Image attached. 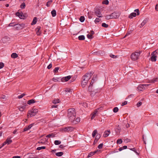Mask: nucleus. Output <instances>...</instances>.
Instances as JSON below:
<instances>
[{"label": "nucleus", "mask_w": 158, "mask_h": 158, "mask_svg": "<svg viewBox=\"0 0 158 158\" xmlns=\"http://www.w3.org/2000/svg\"><path fill=\"white\" fill-rule=\"evenodd\" d=\"M27 106L26 103H24L23 105L21 106H20V108H21V109H22L23 110H24L26 108V106Z\"/></svg>", "instance_id": "42"}, {"label": "nucleus", "mask_w": 158, "mask_h": 158, "mask_svg": "<svg viewBox=\"0 0 158 158\" xmlns=\"http://www.w3.org/2000/svg\"><path fill=\"white\" fill-rule=\"evenodd\" d=\"M127 104V101H125L124 102H123L122 104V106H123L126 105Z\"/></svg>", "instance_id": "60"}, {"label": "nucleus", "mask_w": 158, "mask_h": 158, "mask_svg": "<svg viewBox=\"0 0 158 158\" xmlns=\"http://www.w3.org/2000/svg\"><path fill=\"white\" fill-rule=\"evenodd\" d=\"M1 98L4 100H5L6 99V97L4 95H2L1 97Z\"/></svg>", "instance_id": "56"}, {"label": "nucleus", "mask_w": 158, "mask_h": 158, "mask_svg": "<svg viewBox=\"0 0 158 158\" xmlns=\"http://www.w3.org/2000/svg\"><path fill=\"white\" fill-rule=\"evenodd\" d=\"M97 130H95L93 132L92 134V136L93 137H94L95 136V135L97 134Z\"/></svg>", "instance_id": "35"}, {"label": "nucleus", "mask_w": 158, "mask_h": 158, "mask_svg": "<svg viewBox=\"0 0 158 158\" xmlns=\"http://www.w3.org/2000/svg\"><path fill=\"white\" fill-rule=\"evenodd\" d=\"M148 19L146 18L143 20L142 22L141 23L140 25L139 26L140 28L143 27L148 21Z\"/></svg>", "instance_id": "15"}, {"label": "nucleus", "mask_w": 158, "mask_h": 158, "mask_svg": "<svg viewBox=\"0 0 158 158\" xmlns=\"http://www.w3.org/2000/svg\"><path fill=\"white\" fill-rule=\"evenodd\" d=\"M102 26L103 27L107 28L108 27L109 25L105 23H102Z\"/></svg>", "instance_id": "39"}, {"label": "nucleus", "mask_w": 158, "mask_h": 158, "mask_svg": "<svg viewBox=\"0 0 158 158\" xmlns=\"http://www.w3.org/2000/svg\"><path fill=\"white\" fill-rule=\"evenodd\" d=\"M111 15L112 19H117L119 17L120 14L119 13L114 12L112 13Z\"/></svg>", "instance_id": "9"}, {"label": "nucleus", "mask_w": 158, "mask_h": 158, "mask_svg": "<svg viewBox=\"0 0 158 158\" xmlns=\"http://www.w3.org/2000/svg\"><path fill=\"white\" fill-rule=\"evenodd\" d=\"M80 20L81 22H83L85 20V18L83 16H81L80 18Z\"/></svg>", "instance_id": "43"}, {"label": "nucleus", "mask_w": 158, "mask_h": 158, "mask_svg": "<svg viewBox=\"0 0 158 158\" xmlns=\"http://www.w3.org/2000/svg\"><path fill=\"white\" fill-rule=\"evenodd\" d=\"M131 150H132L133 151H134L135 153H136L138 155V153L136 151V150L135 149V148H131L130 149Z\"/></svg>", "instance_id": "62"}, {"label": "nucleus", "mask_w": 158, "mask_h": 158, "mask_svg": "<svg viewBox=\"0 0 158 158\" xmlns=\"http://www.w3.org/2000/svg\"><path fill=\"white\" fill-rule=\"evenodd\" d=\"M157 53V50H155L152 53L151 55L156 56V54Z\"/></svg>", "instance_id": "54"}, {"label": "nucleus", "mask_w": 158, "mask_h": 158, "mask_svg": "<svg viewBox=\"0 0 158 158\" xmlns=\"http://www.w3.org/2000/svg\"><path fill=\"white\" fill-rule=\"evenodd\" d=\"M52 2V0H50L46 4V6L48 7H49L50 6V4H51Z\"/></svg>", "instance_id": "37"}, {"label": "nucleus", "mask_w": 158, "mask_h": 158, "mask_svg": "<svg viewBox=\"0 0 158 158\" xmlns=\"http://www.w3.org/2000/svg\"><path fill=\"white\" fill-rule=\"evenodd\" d=\"M15 24L16 23L14 22L11 23L9 24V26L11 27L14 26L15 27Z\"/></svg>", "instance_id": "51"}, {"label": "nucleus", "mask_w": 158, "mask_h": 158, "mask_svg": "<svg viewBox=\"0 0 158 158\" xmlns=\"http://www.w3.org/2000/svg\"><path fill=\"white\" fill-rule=\"evenodd\" d=\"M156 56L155 55H152L151 58V60L152 61H156Z\"/></svg>", "instance_id": "25"}, {"label": "nucleus", "mask_w": 158, "mask_h": 158, "mask_svg": "<svg viewBox=\"0 0 158 158\" xmlns=\"http://www.w3.org/2000/svg\"><path fill=\"white\" fill-rule=\"evenodd\" d=\"M55 134H54L53 133H52L51 134H50L46 136V137H49V138H53L55 136Z\"/></svg>", "instance_id": "29"}, {"label": "nucleus", "mask_w": 158, "mask_h": 158, "mask_svg": "<svg viewBox=\"0 0 158 158\" xmlns=\"http://www.w3.org/2000/svg\"><path fill=\"white\" fill-rule=\"evenodd\" d=\"M59 69V67H56L53 70L54 72L55 73H57L58 72V70Z\"/></svg>", "instance_id": "50"}, {"label": "nucleus", "mask_w": 158, "mask_h": 158, "mask_svg": "<svg viewBox=\"0 0 158 158\" xmlns=\"http://www.w3.org/2000/svg\"><path fill=\"white\" fill-rule=\"evenodd\" d=\"M34 125V123H32L30 125H28L27 127H25L24 129L23 130V131H28Z\"/></svg>", "instance_id": "14"}, {"label": "nucleus", "mask_w": 158, "mask_h": 158, "mask_svg": "<svg viewBox=\"0 0 158 158\" xmlns=\"http://www.w3.org/2000/svg\"><path fill=\"white\" fill-rule=\"evenodd\" d=\"M4 66V64L2 62L0 63V69L2 68Z\"/></svg>", "instance_id": "53"}, {"label": "nucleus", "mask_w": 158, "mask_h": 158, "mask_svg": "<svg viewBox=\"0 0 158 158\" xmlns=\"http://www.w3.org/2000/svg\"><path fill=\"white\" fill-rule=\"evenodd\" d=\"M142 104V102H139L137 104V105L138 107H139Z\"/></svg>", "instance_id": "63"}, {"label": "nucleus", "mask_w": 158, "mask_h": 158, "mask_svg": "<svg viewBox=\"0 0 158 158\" xmlns=\"http://www.w3.org/2000/svg\"><path fill=\"white\" fill-rule=\"evenodd\" d=\"M103 145V143H101L98 146V148L99 149H101L102 148Z\"/></svg>", "instance_id": "52"}, {"label": "nucleus", "mask_w": 158, "mask_h": 158, "mask_svg": "<svg viewBox=\"0 0 158 158\" xmlns=\"http://www.w3.org/2000/svg\"><path fill=\"white\" fill-rule=\"evenodd\" d=\"M94 31H90V34H88L87 35V37L88 39H91L93 38V35L94 34Z\"/></svg>", "instance_id": "19"}, {"label": "nucleus", "mask_w": 158, "mask_h": 158, "mask_svg": "<svg viewBox=\"0 0 158 158\" xmlns=\"http://www.w3.org/2000/svg\"><path fill=\"white\" fill-rule=\"evenodd\" d=\"M134 11L135 12H133L131 13L129 16V18L130 19H132L134 17H135L136 15V13H137V15H139V11L138 9H137L134 10Z\"/></svg>", "instance_id": "7"}, {"label": "nucleus", "mask_w": 158, "mask_h": 158, "mask_svg": "<svg viewBox=\"0 0 158 158\" xmlns=\"http://www.w3.org/2000/svg\"><path fill=\"white\" fill-rule=\"evenodd\" d=\"M36 102L34 99H31L28 101L27 102V104L29 105H31V104L35 103Z\"/></svg>", "instance_id": "22"}, {"label": "nucleus", "mask_w": 158, "mask_h": 158, "mask_svg": "<svg viewBox=\"0 0 158 158\" xmlns=\"http://www.w3.org/2000/svg\"><path fill=\"white\" fill-rule=\"evenodd\" d=\"M12 141L10 138H8L2 144V146L0 148H1L4 145H6V144H10L11 142H12Z\"/></svg>", "instance_id": "11"}, {"label": "nucleus", "mask_w": 158, "mask_h": 158, "mask_svg": "<svg viewBox=\"0 0 158 158\" xmlns=\"http://www.w3.org/2000/svg\"><path fill=\"white\" fill-rule=\"evenodd\" d=\"M131 31H130L129 32H128L126 34L125 36L124 37V38H125L126 36L130 35L131 34Z\"/></svg>", "instance_id": "55"}, {"label": "nucleus", "mask_w": 158, "mask_h": 158, "mask_svg": "<svg viewBox=\"0 0 158 158\" xmlns=\"http://www.w3.org/2000/svg\"><path fill=\"white\" fill-rule=\"evenodd\" d=\"M15 15L16 16H18L19 17H20V13L19 12H18L16 13Z\"/></svg>", "instance_id": "64"}, {"label": "nucleus", "mask_w": 158, "mask_h": 158, "mask_svg": "<svg viewBox=\"0 0 158 158\" xmlns=\"http://www.w3.org/2000/svg\"><path fill=\"white\" fill-rule=\"evenodd\" d=\"M53 81L54 82L59 81H60V79L57 77L53 78L52 79Z\"/></svg>", "instance_id": "34"}, {"label": "nucleus", "mask_w": 158, "mask_h": 158, "mask_svg": "<svg viewBox=\"0 0 158 158\" xmlns=\"http://www.w3.org/2000/svg\"><path fill=\"white\" fill-rule=\"evenodd\" d=\"M26 6V4L24 2H23L21 5H20V8L21 9H24L25 8Z\"/></svg>", "instance_id": "36"}, {"label": "nucleus", "mask_w": 158, "mask_h": 158, "mask_svg": "<svg viewBox=\"0 0 158 158\" xmlns=\"http://www.w3.org/2000/svg\"><path fill=\"white\" fill-rule=\"evenodd\" d=\"M60 101L59 99H56L52 101V102L54 104H56L59 103Z\"/></svg>", "instance_id": "32"}, {"label": "nucleus", "mask_w": 158, "mask_h": 158, "mask_svg": "<svg viewBox=\"0 0 158 158\" xmlns=\"http://www.w3.org/2000/svg\"><path fill=\"white\" fill-rule=\"evenodd\" d=\"M64 91L66 92H72V90L68 88L66 89Z\"/></svg>", "instance_id": "48"}, {"label": "nucleus", "mask_w": 158, "mask_h": 158, "mask_svg": "<svg viewBox=\"0 0 158 158\" xmlns=\"http://www.w3.org/2000/svg\"><path fill=\"white\" fill-rule=\"evenodd\" d=\"M112 16L111 14L109 15H107L106 16V19H112Z\"/></svg>", "instance_id": "41"}, {"label": "nucleus", "mask_w": 158, "mask_h": 158, "mask_svg": "<svg viewBox=\"0 0 158 158\" xmlns=\"http://www.w3.org/2000/svg\"><path fill=\"white\" fill-rule=\"evenodd\" d=\"M71 78L70 76H68L63 77L60 79V81L62 82H66L69 80Z\"/></svg>", "instance_id": "10"}, {"label": "nucleus", "mask_w": 158, "mask_h": 158, "mask_svg": "<svg viewBox=\"0 0 158 158\" xmlns=\"http://www.w3.org/2000/svg\"><path fill=\"white\" fill-rule=\"evenodd\" d=\"M76 112L74 108H70L68 110L67 116L69 120L72 122L76 118Z\"/></svg>", "instance_id": "2"}, {"label": "nucleus", "mask_w": 158, "mask_h": 158, "mask_svg": "<svg viewBox=\"0 0 158 158\" xmlns=\"http://www.w3.org/2000/svg\"><path fill=\"white\" fill-rule=\"evenodd\" d=\"M158 81V78H156L154 79L151 80L149 82L150 83H155L156 82Z\"/></svg>", "instance_id": "30"}, {"label": "nucleus", "mask_w": 158, "mask_h": 158, "mask_svg": "<svg viewBox=\"0 0 158 158\" xmlns=\"http://www.w3.org/2000/svg\"><path fill=\"white\" fill-rule=\"evenodd\" d=\"M155 10L156 11H158V4H157L155 7Z\"/></svg>", "instance_id": "61"}, {"label": "nucleus", "mask_w": 158, "mask_h": 158, "mask_svg": "<svg viewBox=\"0 0 158 158\" xmlns=\"http://www.w3.org/2000/svg\"><path fill=\"white\" fill-rule=\"evenodd\" d=\"M37 21V18L36 17H35L34 18L32 22L31 23L32 25H34L36 23Z\"/></svg>", "instance_id": "28"}, {"label": "nucleus", "mask_w": 158, "mask_h": 158, "mask_svg": "<svg viewBox=\"0 0 158 158\" xmlns=\"http://www.w3.org/2000/svg\"><path fill=\"white\" fill-rule=\"evenodd\" d=\"M95 14L96 15L99 17H102V15L100 10L99 9L95 11Z\"/></svg>", "instance_id": "13"}, {"label": "nucleus", "mask_w": 158, "mask_h": 158, "mask_svg": "<svg viewBox=\"0 0 158 158\" xmlns=\"http://www.w3.org/2000/svg\"><path fill=\"white\" fill-rule=\"evenodd\" d=\"M141 53V51L133 53L131 55V60L133 61H135L138 60Z\"/></svg>", "instance_id": "4"}, {"label": "nucleus", "mask_w": 158, "mask_h": 158, "mask_svg": "<svg viewBox=\"0 0 158 158\" xmlns=\"http://www.w3.org/2000/svg\"><path fill=\"white\" fill-rule=\"evenodd\" d=\"M9 38L8 37H4L3 39H2V41H3V42H6L7 40H8L9 39Z\"/></svg>", "instance_id": "40"}, {"label": "nucleus", "mask_w": 158, "mask_h": 158, "mask_svg": "<svg viewBox=\"0 0 158 158\" xmlns=\"http://www.w3.org/2000/svg\"><path fill=\"white\" fill-rule=\"evenodd\" d=\"M100 137H101V136H100V134H97V135L95 137V139L94 142V144H95L97 142L98 140L100 139Z\"/></svg>", "instance_id": "18"}, {"label": "nucleus", "mask_w": 158, "mask_h": 158, "mask_svg": "<svg viewBox=\"0 0 158 158\" xmlns=\"http://www.w3.org/2000/svg\"><path fill=\"white\" fill-rule=\"evenodd\" d=\"M63 154L62 152H57L56 153V155L58 156H61Z\"/></svg>", "instance_id": "31"}, {"label": "nucleus", "mask_w": 158, "mask_h": 158, "mask_svg": "<svg viewBox=\"0 0 158 158\" xmlns=\"http://www.w3.org/2000/svg\"><path fill=\"white\" fill-rule=\"evenodd\" d=\"M96 151H95L94 152H91L89 153L87 157L88 158L92 156L93 155H94L95 153H96Z\"/></svg>", "instance_id": "24"}, {"label": "nucleus", "mask_w": 158, "mask_h": 158, "mask_svg": "<svg viewBox=\"0 0 158 158\" xmlns=\"http://www.w3.org/2000/svg\"><path fill=\"white\" fill-rule=\"evenodd\" d=\"M88 90L90 92V95L91 97H94L97 93L100 92V89L96 86H89Z\"/></svg>", "instance_id": "3"}, {"label": "nucleus", "mask_w": 158, "mask_h": 158, "mask_svg": "<svg viewBox=\"0 0 158 158\" xmlns=\"http://www.w3.org/2000/svg\"><path fill=\"white\" fill-rule=\"evenodd\" d=\"M52 66V64H50L47 67V68L48 69H50Z\"/></svg>", "instance_id": "59"}, {"label": "nucleus", "mask_w": 158, "mask_h": 158, "mask_svg": "<svg viewBox=\"0 0 158 158\" xmlns=\"http://www.w3.org/2000/svg\"><path fill=\"white\" fill-rule=\"evenodd\" d=\"M73 130L74 129L73 127H68L62 128L61 131L63 132H65L72 131H73Z\"/></svg>", "instance_id": "6"}, {"label": "nucleus", "mask_w": 158, "mask_h": 158, "mask_svg": "<svg viewBox=\"0 0 158 158\" xmlns=\"http://www.w3.org/2000/svg\"><path fill=\"white\" fill-rule=\"evenodd\" d=\"M18 56L17 54L15 53H13L11 55V57L13 58H15L18 57Z\"/></svg>", "instance_id": "23"}, {"label": "nucleus", "mask_w": 158, "mask_h": 158, "mask_svg": "<svg viewBox=\"0 0 158 158\" xmlns=\"http://www.w3.org/2000/svg\"><path fill=\"white\" fill-rule=\"evenodd\" d=\"M98 109H96L91 114V119H93L95 116H96L98 114Z\"/></svg>", "instance_id": "12"}, {"label": "nucleus", "mask_w": 158, "mask_h": 158, "mask_svg": "<svg viewBox=\"0 0 158 158\" xmlns=\"http://www.w3.org/2000/svg\"><path fill=\"white\" fill-rule=\"evenodd\" d=\"M110 133V130H108L106 131H105L104 132V134L103 136L104 137H107L109 136V135Z\"/></svg>", "instance_id": "16"}, {"label": "nucleus", "mask_w": 158, "mask_h": 158, "mask_svg": "<svg viewBox=\"0 0 158 158\" xmlns=\"http://www.w3.org/2000/svg\"><path fill=\"white\" fill-rule=\"evenodd\" d=\"M80 119L79 118H77L75 120L74 119L72 121L73 123L74 124H76L77 123L79 122L80 121Z\"/></svg>", "instance_id": "20"}, {"label": "nucleus", "mask_w": 158, "mask_h": 158, "mask_svg": "<svg viewBox=\"0 0 158 158\" xmlns=\"http://www.w3.org/2000/svg\"><path fill=\"white\" fill-rule=\"evenodd\" d=\"M92 75L91 72H90L86 73L83 76L81 82V85L82 88H84L85 87Z\"/></svg>", "instance_id": "1"}, {"label": "nucleus", "mask_w": 158, "mask_h": 158, "mask_svg": "<svg viewBox=\"0 0 158 158\" xmlns=\"http://www.w3.org/2000/svg\"><path fill=\"white\" fill-rule=\"evenodd\" d=\"M45 147L44 146H42L41 147H39L37 148V150H40L42 149H45Z\"/></svg>", "instance_id": "44"}, {"label": "nucleus", "mask_w": 158, "mask_h": 158, "mask_svg": "<svg viewBox=\"0 0 158 158\" xmlns=\"http://www.w3.org/2000/svg\"><path fill=\"white\" fill-rule=\"evenodd\" d=\"M149 85V84H141L139 85L137 87V89L139 91L142 90V89H146V87L148 86Z\"/></svg>", "instance_id": "8"}, {"label": "nucleus", "mask_w": 158, "mask_h": 158, "mask_svg": "<svg viewBox=\"0 0 158 158\" xmlns=\"http://www.w3.org/2000/svg\"><path fill=\"white\" fill-rule=\"evenodd\" d=\"M27 16V15L25 13L20 12V19H25Z\"/></svg>", "instance_id": "17"}, {"label": "nucleus", "mask_w": 158, "mask_h": 158, "mask_svg": "<svg viewBox=\"0 0 158 158\" xmlns=\"http://www.w3.org/2000/svg\"><path fill=\"white\" fill-rule=\"evenodd\" d=\"M97 76L96 75H94L93 76V77L92 78V80H94V81L96 80L97 79Z\"/></svg>", "instance_id": "57"}, {"label": "nucleus", "mask_w": 158, "mask_h": 158, "mask_svg": "<svg viewBox=\"0 0 158 158\" xmlns=\"http://www.w3.org/2000/svg\"><path fill=\"white\" fill-rule=\"evenodd\" d=\"M102 3L103 4L108 5L109 4V1H108V0H105L103 1Z\"/></svg>", "instance_id": "46"}, {"label": "nucleus", "mask_w": 158, "mask_h": 158, "mask_svg": "<svg viewBox=\"0 0 158 158\" xmlns=\"http://www.w3.org/2000/svg\"><path fill=\"white\" fill-rule=\"evenodd\" d=\"M101 21V19H99V18H97L95 19V20H94V22L95 23H98Z\"/></svg>", "instance_id": "49"}, {"label": "nucleus", "mask_w": 158, "mask_h": 158, "mask_svg": "<svg viewBox=\"0 0 158 158\" xmlns=\"http://www.w3.org/2000/svg\"><path fill=\"white\" fill-rule=\"evenodd\" d=\"M20 28V24H15L14 27V28L15 30H19Z\"/></svg>", "instance_id": "26"}, {"label": "nucleus", "mask_w": 158, "mask_h": 158, "mask_svg": "<svg viewBox=\"0 0 158 158\" xmlns=\"http://www.w3.org/2000/svg\"><path fill=\"white\" fill-rule=\"evenodd\" d=\"M40 27H38L36 29V33L38 35H40L41 34L40 31Z\"/></svg>", "instance_id": "21"}, {"label": "nucleus", "mask_w": 158, "mask_h": 158, "mask_svg": "<svg viewBox=\"0 0 158 158\" xmlns=\"http://www.w3.org/2000/svg\"><path fill=\"white\" fill-rule=\"evenodd\" d=\"M61 143V142L59 140H55L54 141V143L56 145L60 144Z\"/></svg>", "instance_id": "38"}, {"label": "nucleus", "mask_w": 158, "mask_h": 158, "mask_svg": "<svg viewBox=\"0 0 158 158\" xmlns=\"http://www.w3.org/2000/svg\"><path fill=\"white\" fill-rule=\"evenodd\" d=\"M122 140L121 139H119L117 140V143L118 144H121L122 143Z\"/></svg>", "instance_id": "47"}, {"label": "nucleus", "mask_w": 158, "mask_h": 158, "mask_svg": "<svg viewBox=\"0 0 158 158\" xmlns=\"http://www.w3.org/2000/svg\"><path fill=\"white\" fill-rule=\"evenodd\" d=\"M52 15L54 17L56 15V11L55 10H53L51 12Z\"/></svg>", "instance_id": "27"}, {"label": "nucleus", "mask_w": 158, "mask_h": 158, "mask_svg": "<svg viewBox=\"0 0 158 158\" xmlns=\"http://www.w3.org/2000/svg\"><path fill=\"white\" fill-rule=\"evenodd\" d=\"M94 80H92V81H91V82L90 83V85L89 86H94L93 85L94 83Z\"/></svg>", "instance_id": "58"}, {"label": "nucleus", "mask_w": 158, "mask_h": 158, "mask_svg": "<svg viewBox=\"0 0 158 158\" xmlns=\"http://www.w3.org/2000/svg\"><path fill=\"white\" fill-rule=\"evenodd\" d=\"M38 112V110L36 109H32L29 110L28 112V115L27 116H30V117H32L35 116L37 113Z\"/></svg>", "instance_id": "5"}, {"label": "nucleus", "mask_w": 158, "mask_h": 158, "mask_svg": "<svg viewBox=\"0 0 158 158\" xmlns=\"http://www.w3.org/2000/svg\"><path fill=\"white\" fill-rule=\"evenodd\" d=\"M118 109L117 107H114L113 110V112L114 113L117 112L118 111Z\"/></svg>", "instance_id": "45"}, {"label": "nucleus", "mask_w": 158, "mask_h": 158, "mask_svg": "<svg viewBox=\"0 0 158 158\" xmlns=\"http://www.w3.org/2000/svg\"><path fill=\"white\" fill-rule=\"evenodd\" d=\"M78 39L79 40H83L85 39V36L83 35H81L79 36Z\"/></svg>", "instance_id": "33"}]
</instances>
